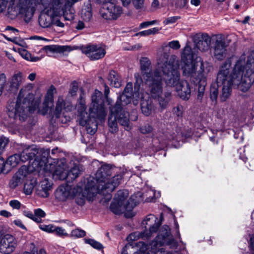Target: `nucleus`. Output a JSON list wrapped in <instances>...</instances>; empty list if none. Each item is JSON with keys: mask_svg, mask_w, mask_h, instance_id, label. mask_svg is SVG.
<instances>
[{"mask_svg": "<svg viewBox=\"0 0 254 254\" xmlns=\"http://www.w3.org/2000/svg\"><path fill=\"white\" fill-rule=\"evenodd\" d=\"M9 205L13 209H19L21 206L20 202L17 200H12L9 202Z\"/></svg>", "mask_w": 254, "mask_h": 254, "instance_id": "nucleus-61", "label": "nucleus"}, {"mask_svg": "<svg viewBox=\"0 0 254 254\" xmlns=\"http://www.w3.org/2000/svg\"><path fill=\"white\" fill-rule=\"evenodd\" d=\"M6 82V76L4 73L0 74V95L2 94V89Z\"/></svg>", "mask_w": 254, "mask_h": 254, "instance_id": "nucleus-60", "label": "nucleus"}, {"mask_svg": "<svg viewBox=\"0 0 254 254\" xmlns=\"http://www.w3.org/2000/svg\"><path fill=\"white\" fill-rule=\"evenodd\" d=\"M168 53L160 54L159 67L162 69L163 79L169 86L176 87L178 95L183 100H188L190 96V88L187 81L180 82V61L173 55L168 61Z\"/></svg>", "mask_w": 254, "mask_h": 254, "instance_id": "nucleus-4", "label": "nucleus"}, {"mask_svg": "<svg viewBox=\"0 0 254 254\" xmlns=\"http://www.w3.org/2000/svg\"><path fill=\"white\" fill-rule=\"evenodd\" d=\"M23 80L22 74L20 72L14 74L11 79V87L17 89Z\"/></svg>", "mask_w": 254, "mask_h": 254, "instance_id": "nucleus-38", "label": "nucleus"}, {"mask_svg": "<svg viewBox=\"0 0 254 254\" xmlns=\"http://www.w3.org/2000/svg\"><path fill=\"white\" fill-rule=\"evenodd\" d=\"M158 28L154 27L150 29L142 31L135 34L136 36H146L150 35H154L158 32Z\"/></svg>", "mask_w": 254, "mask_h": 254, "instance_id": "nucleus-50", "label": "nucleus"}, {"mask_svg": "<svg viewBox=\"0 0 254 254\" xmlns=\"http://www.w3.org/2000/svg\"><path fill=\"white\" fill-rule=\"evenodd\" d=\"M52 106H53V104L51 105L50 102H47L45 104V101L44 100V102H43V108H42V109L39 110V112L43 115H45V114H46L48 113L50 107Z\"/></svg>", "mask_w": 254, "mask_h": 254, "instance_id": "nucleus-56", "label": "nucleus"}, {"mask_svg": "<svg viewBox=\"0 0 254 254\" xmlns=\"http://www.w3.org/2000/svg\"><path fill=\"white\" fill-rule=\"evenodd\" d=\"M81 16L82 18L86 21H89L92 18L91 4L89 0L84 3L81 9Z\"/></svg>", "mask_w": 254, "mask_h": 254, "instance_id": "nucleus-31", "label": "nucleus"}, {"mask_svg": "<svg viewBox=\"0 0 254 254\" xmlns=\"http://www.w3.org/2000/svg\"><path fill=\"white\" fill-rule=\"evenodd\" d=\"M117 119L120 125L123 126L125 129L128 130L131 128L128 112L123 110H122V111H118V113L117 114Z\"/></svg>", "mask_w": 254, "mask_h": 254, "instance_id": "nucleus-26", "label": "nucleus"}, {"mask_svg": "<svg viewBox=\"0 0 254 254\" xmlns=\"http://www.w3.org/2000/svg\"><path fill=\"white\" fill-rule=\"evenodd\" d=\"M24 92L21 90L19 93L16 102H11L7 106V114L8 116L16 119L18 118L20 121H25L27 117V112L28 110L30 113H33L35 108L31 107L30 95L25 98Z\"/></svg>", "mask_w": 254, "mask_h": 254, "instance_id": "nucleus-5", "label": "nucleus"}, {"mask_svg": "<svg viewBox=\"0 0 254 254\" xmlns=\"http://www.w3.org/2000/svg\"><path fill=\"white\" fill-rule=\"evenodd\" d=\"M142 195L143 193L140 191H138L132 195L129 198L128 205H130V207L132 208L137 205L143 200Z\"/></svg>", "mask_w": 254, "mask_h": 254, "instance_id": "nucleus-39", "label": "nucleus"}, {"mask_svg": "<svg viewBox=\"0 0 254 254\" xmlns=\"http://www.w3.org/2000/svg\"><path fill=\"white\" fill-rule=\"evenodd\" d=\"M80 91L81 94L77 105V112L79 117V124L82 126H86L87 132L93 134L97 130V124L96 120L98 118L91 117L89 112V115L86 112V106L85 100L83 98L84 93L83 88H80Z\"/></svg>", "mask_w": 254, "mask_h": 254, "instance_id": "nucleus-6", "label": "nucleus"}, {"mask_svg": "<svg viewBox=\"0 0 254 254\" xmlns=\"http://www.w3.org/2000/svg\"><path fill=\"white\" fill-rule=\"evenodd\" d=\"M37 152V148L33 146L25 148L20 154L21 162H25L29 161L30 162L33 158L35 159Z\"/></svg>", "mask_w": 254, "mask_h": 254, "instance_id": "nucleus-22", "label": "nucleus"}, {"mask_svg": "<svg viewBox=\"0 0 254 254\" xmlns=\"http://www.w3.org/2000/svg\"><path fill=\"white\" fill-rule=\"evenodd\" d=\"M37 171H39L38 170H34L32 166V163L28 167H27L26 166H22L18 171V172L15 174L18 176L20 177L21 179L24 180V179L27 176L28 174V171L32 172Z\"/></svg>", "mask_w": 254, "mask_h": 254, "instance_id": "nucleus-41", "label": "nucleus"}, {"mask_svg": "<svg viewBox=\"0 0 254 254\" xmlns=\"http://www.w3.org/2000/svg\"><path fill=\"white\" fill-rule=\"evenodd\" d=\"M157 219V218L154 215L149 214L147 216L143 221L142 224L150 226L148 230H146L140 234L141 238L148 239L153 233L157 232L160 226L159 223H156Z\"/></svg>", "mask_w": 254, "mask_h": 254, "instance_id": "nucleus-15", "label": "nucleus"}, {"mask_svg": "<svg viewBox=\"0 0 254 254\" xmlns=\"http://www.w3.org/2000/svg\"><path fill=\"white\" fill-rule=\"evenodd\" d=\"M159 1L158 0H153L150 9L151 11H154L159 8Z\"/></svg>", "mask_w": 254, "mask_h": 254, "instance_id": "nucleus-64", "label": "nucleus"}, {"mask_svg": "<svg viewBox=\"0 0 254 254\" xmlns=\"http://www.w3.org/2000/svg\"><path fill=\"white\" fill-rule=\"evenodd\" d=\"M230 40L226 39L221 35H216L213 46V56L217 60L221 61L224 59L227 54V47L229 46Z\"/></svg>", "mask_w": 254, "mask_h": 254, "instance_id": "nucleus-10", "label": "nucleus"}, {"mask_svg": "<svg viewBox=\"0 0 254 254\" xmlns=\"http://www.w3.org/2000/svg\"><path fill=\"white\" fill-rule=\"evenodd\" d=\"M111 210L115 214H119L122 213L123 209H127L128 206L123 205L117 202H114L111 203L110 205Z\"/></svg>", "mask_w": 254, "mask_h": 254, "instance_id": "nucleus-43", "label": "nucleus"}, {"mask_svg": "<svg viewBox=\"0 0 254 254\" xmlns=\"http://www.w3.org/2000/svg\"><path fill=\"white\" fill-rule=\"evenodd\" d=\"M184 65L182 68L183 75L186 76H193L196 74V63L193 61H183Z\"/></svg>", "mask_w": 254, "mask_h": 254, "instance_id": "nucleus-24", "label": "nucleus"}, {"mask_svg": "<svg viewBox=\"0 0 254 254\" xmlns=\"http://www.w3.org/2000/svg\"><path fill=\"white\" fill-rule=\"evenodd\" d=\"M104 96L107 102L109 104H111L112 100L108 98V95L110 93L109 87L105 84H104Z\"/></svg>", "mask_w": 254, "mask_h": 254, "instance_id": "nucleus-62", "label": "nucleus"}, {"mask_svg": "<svg viewBox=\"0 0 254 254\" xmlns=\"http://www.w3.org/2000/svg\"><path fill=\"white\" fill-rule=\"evenodd\" d=\"M82 53L91 60H98L103 58L106 55L105 48L100 45L88 44L81 47Z\"/></svg>", "mask_w": 254, "mask_h": 254, "instance_id": "nucleus-12", "label": "nucleus"}, {"mask_svg": "<svg viewBox=\"0 0 254 254\" xmlns=\"http://www.w3.org/2000/svg\"><path fill=\"white\" fill-rule=\"evenodd\" d=\"M167 52L164 48L159 49L157 52V68L152 71L150 61L147 58H142L140 60V69L143 82L148 87L151 98L156 99L161 108H167L171 98V92L168 90L163 92L162 70L159 67L158 60L160 54Z\"/></svg>", "mask_w": 254, "mask_h": 254, "instance_id": "nucleus-2", "label": "nucleus"}, {"mask_svg": "<svg viewBox=\"0 0 254 254\" xmlns=\"http://www.w3.org/2000/svg\"><path fill=\"white\" fill-rule=\"evenodd\" d=\"M59 14H56L51 9L47 8L46 12L40 15L39 17V23L43 28H47L51 25L53 22V18L58 16Z\"/></svg>", "mask_w": 254, "mask_h": 254, "instance_id": "nucleus-20", "label": "nucleus"}, {"mask_svg": "<svg viewBox=\"0 0 254 254\" xmlns=\"http://www.w3.org/2000/svg\"><path fill=\"white\" fill-rule=\"evenodd\" d=\"M251 72L254 73V53L249 56L247 63L245 62L244 68V74L245 77H249Z\"/></svg>", "mask_w": 254, "mask_h": 254, "instance_id": "nucleus-30", "label": "nucleus"}, {"mask_svg": "<svg viewBox=\"0 0 254 254\" xmlns=\"http://www.w3.org/2000/svg\"><path fill=\"white\" fill-rule=\"evenodd\" d=\"M91 101L89 109L90 116L100 120L104 119L107 112L104 108V99L102 93L95 90L91 95Z\"/></svg>", "mask_w": 254, "mask_h": 254, "instance_id": "nucleus-8", "label": "nucleus"}, {"mask_svg": "<svg viewBox=\"0 0 254 254\" xmlns=\"http://www.w3.org/2000/svg\"><path fill=\"white\" fill-rule=\"evenodd\" d=\"M36 158L32 162V166L34 170L40 171L42 168L48 169V166H53L54 167V164H53V159L50 156V150L44 149L42 148H37Z\"/></svg>", "mask_w": 254, "mask_h": 254, "instance_id": "nucleus-9", "label": "nucleus"}, {"mask_svg": "<svg viewBox=\"0 0 254 254\" xmlns=\"http://www.w3.org/2000/svg\"><path fill=\"white\" fill-rule=\"evenodd\" d=\"M108 80L111 85L116 88L121 86V78L118 74L114 70H111L109 73Z\"/></svg>", "mask_w": 254, "mask_h": 254, "instance_id": "nucleus-34", "label": "nucleus"}, {"mask_svg": "<svg viewBox=\"0 0 254 254\" xmlns=\"http://www.w3.org/2000/svg\"><path fill=\"white\" fill-rule=\"evenodd\" d=\"M173 112L177 117H182L184 112L183 107L181 105H178L174 108Z\"/></svg>", "mask_w": 254, "mask_h": 254, "instance_id": "nucleus-55", "label": "nucleus"}, {"mask_svg": "<svg viewBox=\"0 0 254 254\" xmlns=\"http://www.w3.org/2000/svg\"><path fill=\"white\" fill-rule=\"evenodd\" d=\"M133 96L126 95L125 93L122 94L118 98L117 102L115 106L112 108H116L117 111H122L123 107L128 105L131 102Z\"/></svg>", "mask_w": 254, "mask_h": 254, "instance_id": "nucleus-27", "label": "nucleus"}, {"mask_svg": "<svg viewBox=\"0 0 254 254\" xmlns=\"http://www.w3.org/2000/svg\"><path fill=\"white\" fill-rule=\"evenodd\" d=\"M86 243L90 244L92 247L94 248L101 250L103 248V245L99 243L98 242L96 241L93 239H86L85 240Z\"/></svg>", "mask_w": 254, "mask_h": 254, "instance_id": "nucleus-53", "label": "nucleus"}, {"mask_svg": "<svg viewBox=\"0 0 254 254\" xmlns=\"http://www.w3.org/2000/svg\"><path fill=\"white\" fill-rule=\"evenodd\" d=\"M78 90V86L77 83L74 81L71 85L68 91V95L71 97H74L76 95L77 92Z\"/></svg>", "mask_w": 254, "mask_h": 254, "instance_id": "nucleus-52", "label": "nucleus"}, {"mask_svg": "<svg viewBox=\"0 0 254 254\" xmlns=\"http://www.w3.org/2000/svg\"><path fill=\"white\" fill-rule=\"evenodd\" d=\"M54 232H55L59 236L67 235V234L64 232V230L61 227L54 226Z\"/></svg>", "mask_w": 254, "mask_h": 254, "instance_id": "nucleus-63", "label": "nucleus"}, {"mask_svg": "<svg viewBox=\"0 0 254 254\" xmlns=\"http://www.w3.org/2000/svg\"><path fill=\"white\" fill-rule=\"evenodd\" d=\"M195 46L200 51H207L209 49L211 38L207 33H197L193 37Z\"/></svg>", "mask_w": 254, "mask_h": 254, "instance_id": "nucleus-17", "label": "nucleus"}, {"mask_svg": "<svg viewBox=\"0 0 254 254\" xmlns=\"http://www.w3.org/2000/svg\"><path fill=\"white\" fill-rule=\"evenodd\" d=\"M17 243L15 238L11 235H5L0 240V252L4 254L12 253Z\"/></svg>", "mask_w": 254, "mask_h": 254, "instance_id": "nucleus-16", "label": "nucleus"}, {"mask_svg": "<svg viewBox=\"0 0 254 254\" xmlns=\"http://www.w3.org/2000/svg\"><path fill=\"white\" fill-rule=\"evenodd\" d=\"M53 164L55 165L54 167L53 168V166H49V168L48 170L50 172L54 171V174L58 176L61 180L66 179L67 171L65 170L66 164L65 159L58 160L57 159H53Z\"/></svg>", "mask_w": 254, "mask_h": 254, "instance_id": "nucleus-18", "label": "nucleus"}, {"mask_svg": "<svg viewBox=\"0 0 254 254\" xmlns=\"http://www.w3.org/2000/svg\"><path fill=\"white\" fill-rule=\"evenodd\" d=\"M23 214L27 217H28L33 220L34 221L37 223H39L41 221V219H40V218H37L36 216H35V215H34L33 213L30 211H24Z\"/></svg>", "mask_w": 254, "mask_h": 254, "instance_id": "nucleus-57", "label": "nucleus"}, {"mask_svg": "<svg viewBox=\"0 0 254 254\" xmlns=\"http://www.w3.org/2000/svg\"><path fill=\"white\" fill-rule=\"evenodd\" d=\"M197 63H199L200 65L195 79L198 89L197 99L201 100L204 93L205 86L207 85V76L213 69V67L209 63L201 60L200 58H197Z\"/></svg>", "mask_w": 254, "mask_h": 254, "instance_id": "nucleus-7", "label": "nucleus"}, {"mask_svg": "<svg viewBox=\"0 0 254 254\" xmlns=\"http://www.w3.org/2000/svg\"><path fill=\"white\" fill-rule=\"evenodd\" d=\"M169 232H166L165 236L158 235L155 239L153 241L150 246V250L148 252L149 254H166V252L161 246L164 245H169L173 239L168 241L167 236H169Z\"/></svg>", "mask_w": 254, "mask_h": 254, "instance_id": "nucleus-13", "label": "nucleus"}, {"mask_svg": "<svg viewBox=\"0 0 254 254\" xmlns=\"http://www.w3.org/2000/svg\"><path fill=\"white\" fill-rule=\"evenodd\" d=\"M55 93H56V88L53 85H51L45 97L44 100L45 101V104L47 102H50L51 105L53 104L54 101V94Z\"/></svg>", "mask_w": 254, "mask_h": 254, "instance_id": "nucleus-44", "label": "nucleus"}, {"mask_svg": "<svg viewBox=\"0 0 254 254\" xmlns=\"http://www.w3.org/2000/svg\"><path fill=\"white\" fill-rule=\"evenodd\" d=\"M217 85H212L210 88V98L214 104L217 103V98L219 94V90Z\"/></svg>", "mask_w": 254, "mask_h": 254, "instance_id": "nucleus-46", "label": "nucleus"}, {"mask_svg": "<svg viewBox=\"0 0 254 254\" xmlns=\"http://www.w3.org/2000/svg\"><path fill=\"white\" fill-rule=\"evenodd\" d=\"M126 171L118 169L110 165L101 166L95 174V178L87 179L85 193L88 198L94 197L97 193L103 195L112 192L121 184Z\"/></svg>", "mask_w": 254, "mask_h": 254, "instance_id": "nucleus-3", "label": "nucleus"}, {"mask_svg": "<svg viewBox=\"0 0 254 254\" xmlns=\"http://www.w3.org/2000/svg\"><path fill=\"white\" fill-rule=\"evenodd\" d=\"M21 162V156L19 154H15L9 156L5 162V165H9L11 167H14Z\"/></svg>", "mask_w": 254, "mask_h": 254, "instance_id": "nucleus-40", "label": "nucleus"}, {"mask_svg": "<svg viewBox=\"0 0 254 254\" xmlns=\"http://www.w3.org/2000/svg\"><path fill=\"white\" fill-rule=\"evenodd\" d=\"M65 102L64 99L60 97L58 98V101L56 104V109L53 113V116H55L57 118L60 117L63 109L64 108L65 110H70L72 109V107L70 106H67V107H64Z\"/></svg>", "mask_w": 254, "mask_h": 254, "instance_id": "nucleus-33", "label": "nucleus"}, {"mask_svg": "<svg viewBox=\"0 0 254 254\" xmlns=\"http://www.w3.org/2000/svg\"><path fill=\"white\" fill-rule=\"evenodd\" d=\"M51 185L48 179H44L40 182L36 189L37 193L38 195L47 197L49 196V190H50Z\"/></svg>", "mask_w": 254, "mask_h": 254, "instance_id": "nucleus-25", "label": "nucleus"}, {"mask_svg": "<svg viewBox=\"0 0 254 254\" xmlns=\"http://www.w3.org/2000/svg\"><path fill=\"white\" fill-rule=\"evenodd\" d=\"M39 2V0H19V13L26 18H31Z\"/></svg>", "mask_w": 254, "mask_h": 254, "instance_id": "nucleus-14", "label": "nucleus"}, {"mask_svg": "<svg viewBox=\"0 0 254 254\" xmlns=\"http://www.w3.org/2000/svg\"><path fill=\"white\" fill-rule=\"evenodd\" d=\"M182 61H193L194 53L192 52L191 47L187 44L182 53Z\"/></svg>", "mask_w": 254, "mask_h": 254, "instance_id": "nucleus-36", "label": "nucleus"}, {"mask_svg": "<svg viewBox=\"0 0 254 254\" xmlns=\"http://www.w3.org/2000/svg\"><path fill=\"white\" fill-rule=\"evenodd\" d=\"M86 233L84 230L81 229H75L72 231L71 235L75 238H81L85 236Z\"/></svg>", "mask_w": 254, "mask_h": 254, "instance_id": "nucleus-54", "label": "nucleus"}, {"mask_svg": "<svg viewBox=\"0 0 254 254\" xmlns=\"http://www.w3.org/2000/svg\"><path fill=\"white\" fill-rule=\"evenodd\" d=\"M81 170L80 169L79 166H74L69 171L67 172L66 174V179L68 181H72L77 178L81 174Z\"/></svg>", "mask_w": 254, "mask_h": 254, "instance_id": "nucleus-37", "label": "nucleus"}, {"mask_svg": "<svg viewBox=\"0 0 254 254\" xmlns=\"http://www.w3.org/2000/svg\"><path fill=\"white\" fill-rule=\"evenodd\" d=\"M152 127L149 125H145L140 128V132L143 134H147L152 131Z\"/></svg>", "mask_w": 254, "mask_h": 254, "instance_id": "nucleus-58", "label": "nucleus"}, {"mask_svg": "<svg viewBox=\"0 0 254 254\" xmlns=\"http://www.w3.org/2000/svg\"><path fill=\"white\" fill-rule=\"evenodd\" d=\"M39 228L40 229L47 232H54V226L52 225H40Z\"/></svg>", "mask_w": 254, "mask_h": 254, "instance_id": "nucleus-59", "label": "nucleus"}, {"mask_svg": "<svg viewBox=\"0 0 254 254\" xmlns=\"http://www.w3.org/2000/svg\"><path fill=\"white\" fill-rule=\"evenodd\" d=\"M127 195L128 193L127 190H120L117 192L115 199L117 202L123 205L127 206L124 201L127 198Z\"/></svg>", "mask_w": 254, "mask_h": 254, "instance_id": "nucleus-42", "label": "nucleus"}, {"mask_svg": "<svg viewBox=\"0 0 254 254\" xmlns=\"http://www.w3.org/2000/svg\"><path fill=\"white\" fill-rule=\"evenodd\" d=\"M245 55H242L236 62L233 69L231 62L227 60L219 67L217 75V83L221 86L220 100L224 102L230 99L232 93L233 86H236L243 92L247 91L254 83V73L251 72L249 77H245L244 68Z\"/></svg>", "mask_w": 254, "mask_h": 254, "instance_id": "nucleus-1", "label": "nucleus"}, {"mask_svg": "<svg viewBox=\"0 0 254 254\" xmlns=\"http://www.w3.org/2000/svg\"><path fill=\"white\" fill-rule=\"evenodd\" d=\"M73 4H67V1L65 0L64 6L61 8L60 14H63L65 20H71L74 18V10L72 6Z\"/></svg>", "mask_w": 254, "mask_h": 254, "instance_id": "nucleus-29", "label": "nucleus"}, {"mask_svg": "<svg viewBox=\"0 0 254 254\" xmlns=\"http://www.w3.org/2000/svg\"><path fill=\"white\" fill-rule=\"evenodd\" d=\"M64 0H52L47 8L51 9L56 14H60L61 8L64 6Z\"/></svg>", "mask_w": 254, "mask_h": 254, "instance_id": "nucleus-35", "label": "nucleus"}, {"mask_svg": "<svg viewBox=\"0 0 254 254\" xmlns=\"http://www.w3.org/2000/svg\"><path fill=\"white\" fill-rule=\"evenodd\" d=\"M135 82L134 85V92L132 93V84L131 82L127 83L123 93L126 95L133 96V98H139V89L141 84L143 83V80L140 74L138 73L134 74Z\"/></svg>", "mask_w": 254, "mask_h": 254, "instance_id": "nucleus-19", "label": "nucleus"}, {"mask_svg": "<svg viewBox=\"0 0 254 254\" xmlns=\"http://www.w3.org/2000/svg\"><path fill=\"white\" fill-rule=\"evenodd\" d=\"M70 188L68 186H60L55 193L56 197L60 201H65L70 196Z\"/></svg>", "mask_w": 254, "mask_h": 254, "instance_id": "nucleus-28", "label": "nucleus"}, {"mask_svg": "<svg viewBox=\"0 0 254 254\" xmlns=\"http://www.w3.org/2000/svg\"><path fill=\"white\" fill-rule=\"evenodd\" d=\"M23 180L21 179L20 177L15 174L10 182L9 185L10 188L12 189L15 188L22 184Z\"/></svg>", "mask_w": 254, "mask_h": 254, "instance_id": "nucleus-49", "label": "nucleus"}, {"mask_svg": "<svg viewBox=\"0 0 254 254\" xmlns=\"http://www.w3.org/2000/svg\"><path fill=\"white\" fill-rule=\"evenodd\" d=\"M87 189V184L85 186V189L82 194H79L77 196H76L75 201L76 202L80 205H83L85 203V199L90 200L93 197L88 198L87 197V193H85V191H86Z\"/></svg>", "mask_w": 254, "mask_h": 254, "instance_id": "nucleus-45", "label": "nucleus"}, {"mask_svg": "<svg viewBox=\"0 0 254 254\" xmlns=\"http://www.w3.org/2000/svg\"><path fill=\"white\" fill-rule=\"evenodd\" d=\"M168 47H169L174 50H178V49H180V48L181 47V45L178 41L175 40V41H172L171 42H169V43L168 44V45L162 46L160 49H162V48H164L165 49V50H166V51L167 52H168L169 54H170L169 50L167 49ZM172 56V55H171L170 57H169L168 59L167 60L168 61L169 60L170 58H171V57Z\"/></svg>", "mask_w": 254, "mask_h": 254, "instance_id": "nucleus-47", "label": "nucleus"}, {"mask_svg": "<svg viewBox=\"0 0 254 254\" xmlns=\"http://www.w3.org/2000/svg\"><path fill=\"white\" fill-rule=\"evenodd\" d=\"M140 108L142 113L146 116H149L154 110V106L151 99L147 95L146 97L141 98Z\"/></svg>", "mask_w": 254, "mask_h": 254, "instance_id": "nucleus-21", "label": "nucleus"}, {"mask_svg": "<svg viewBox=\"0 0 254 254\" xmlns=\"http://www.w3.org/2000/svg\"><path fill=\"white\" fill-rule=\"evenodd\" d=\"M35 182L31 181L27 182L24 184L23 190L26 194H30L35 187Z\"/></svg>", "mask_w": 254, "mask_h": 254, "instance_id": "nucleus-48", "label": "nucleus"}, {"mask_svg": "<svg viewBox=\"0 0 254 254\" xmlns=\"http://www.w3.org/2000/svg\"><path fill=\"white\" fill-rule=\"evenodd\" d=\"M43 50L51 53H64L66 51H71L72 48L68 46H59V45H48L44 46Z\"/></svg>", "mask_w": 254, "mask_h": 254, "instance_id": "nucleus-32", "label": "nucleus"}, {"mask_svg": "<svg viewBox=\"0 0 254 254\" xmlns=\"http://www.w3.org/2000/svg\"><path fill=\"white\" fill-rule=\"evenodd\" d=\"M116 110V108H110V114L108 119L109 129L112 133H115L118 131L117 119V114L118 112Z\"/></svg>", "mask_w": 254, "mask_h": 254, "instance_id": "nucleus-23", "label": "nucleus"}, {"mask_svg": "<svg viewBox=\"0 0 254 254\" xmlns=\"http://www.w3.org/2000/svg\"><path fill=\"white\" fill-rule=\"evenodd\" d=\"M116 0L103 5L100 10L101 16L107 20L116 19L122 13V7L116 3Z\"/></svg>", "mask_w": 254, "mask_h": 254, "instance_id": "nucleus-11", "label": "nucleus"}, {"mask_svg": "<svg viewBox=\"0 0 254 254\" xmlns=\"http://www.w3.org/2000/svg\"><path fill=\"white\" fill-rule=\"evenodd\" d=\"M132 2L133 6L136 9L139 11L145 10L144 0H132Z\"/></svg>", "mask_w": 254, "mask_h": 254, "instance_id": "nucleus-51", "label": "nucleus"}]
</instances>
